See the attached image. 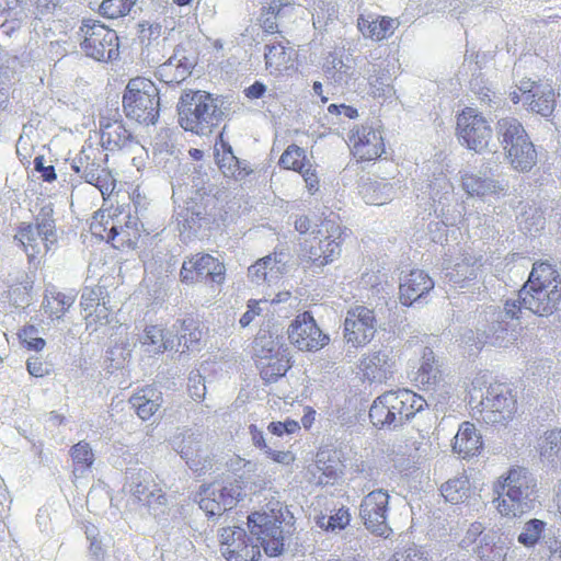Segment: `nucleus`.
<instances>
[{"label":"nucleus","mask_w":561,"mask_h":561,"mask_svg":"<svg viewBox=\"0 0 561 561\" xmlns=\"http://www.w3.org/2000/svg\"><path fill=\"white\" fill-rule=\"evenodd\" d=\"M91 233L118 251L135 250L145 229L139 217L131 213L129 205L102 207L94 213Z\"/></svg>","instance_id":"obj_1"},{"label":"nucleus","mask_w":561,"mask_h":561,"mask_svg":"<svg viewBox=\"0 0 561 561\" xmlns=\"http://www.w3.org/2000/svg\"><path fill=\"white\" fill-rule=\"evenodd\" d=\"M497 494L493 503L504 517H520L535 507L537 482L526 468L512 467L493 484Z\"/></svg>","instance_id":"obj_2"},{"label":"nucleus","mask_w":561,"mask_h":561,"mask_svg":"<svg viewBox=\"0 0 561 561\" xmlns=\"http://www.w3.org/2000/svg\"><path fill=\"white\" fill-rule=\"evenodd\" d=\"M426 407L427 402L421 394L400 388L378 396L369 408L368 416L376 428L390 430L407 424Z\"/></svg>","instance_id":"obj_3"},{"label":"nucleus","mask_w":561,"mask_h":561,"mask_svg":"<svg viewBox=\"0 0 561 561\" xmlns=\"http://www.w3.org/2000/svg\"><path fill=\"white\" fill-rule=\"evenodd\" d=\"M123 112L125 116L142 125H154L160 115L159 89L148 78H131L123 93Z\"/></svg>","instance_id":"obj_4"},{"label":"nucleus","mask_w":561,"mask_h":561,"mask_svg":"<svg viewBox=\"0 0 561 561\" xmlns=\"http://www.w3.org/2000/svg\"><path fill=\"white\" fill-rule=\"evenodd\" d=\"M81 53L95 61L108 62L119 57L121 41L117 32L95 19H83L77 31Z\"/></svg>","instance_id":"obj_5"},{"label":"nucleus","mask_w":561,"mask_h":561,"mask_svg":"<svg viewBox=\"0 0 561 561\" xmlns=\"http://www.w3.org/2000/svg\"><path fill=\"white\" fill-rule=\"evenodd\" d=\"M218 106L209 92L186 90L178 103L179 123L187 131L203 135L215 125Z\"/></svg>","instance_id":"obj_6"},{"label":"nucleus","mask_w":561,"mask_h":561,"mask_svg":"<svg viewBox=\"0 0 561 561\" xmlns=\"http://www.w3.org/2000/svg\"><path fill=\"white\" fill-rule=\"evenodd\" d=\"M497 130L511 165L517 171H529L537 162V152L522 123L503 117L497 122Z\"/></svg>","instance_id":"obj_7"},{"label":"nucleus","mask_w":561,"mask_h":561,"mask_svg":"<svg viewBox=\"0 0 561 561\" xmlns=\"http://www.w3.org/2000/svg\"><path fill=\"white\" fill-rule=\"evenodd\" d=\"M179 277L185 285L204 284L209 288H218L226 282L227 268L218 257L197 252L184 259Z\"/></svg>","instance_id":"obj_8"},{"label":"nucleus","mask_w":561,"mask_h":561,"mask_svg":"<svg viewBox=\"0 0 561 561\" xmlns=\"http://www.w3.org/2000/svg\"><path fill=\"white\" fill-rule=\"evenodd\" d=\"M106 161V156L102 157L100 149L89 146L80 151L71 164L76 173L80 174L87 183L100 191L104 201L116 188V179L113 172L104 165Z\"/></svg>","instance_id":"obj_9"},{"label":"nucleus","mask_w":561,"mask_h":561,"mask_svg":"<svg viewBox=\"0 0 561 561\" xmlns=\"http://www.w3.org/2000/svg\"><path fill=\"white\" fill-rule=\"evenodd\" d=\"M456 136L467 149L482 152L493 137V128L481 112L468 106L457 115Z\"/></svg>","instance_id":"obj_10"},{"label":"nucleus","mask_w":561,"mask_h":561,"mask_svg":"<svg viewBox=\"0 0 561 561\" xmlns=\"http://www.w3.org/2000/svg\"><path fill=\"white\" fill-rule=\"evenodd\" d=\"M558 95L551 84L525 78L510 92V100L514 104L523 102L527 111L549 117L556 108Z\"/></svg>","instance_id":"obj_11"},{"label":"nucleus","mask_w":561,"mask_h":561,"mask_svg":"<svg viewBox=\"0 0 561 561\" xmlns=\"http://www.w3.org/2000/svg\"><path fill=\"white\" fill-rule=\"evenodd\" d=\"M253 348L255 365L266 383L276 382L291 366L286 350L271 337L255 339Z\"/></svg>","instance_id":"obj_12"},{"label":"nucleus","mask_w":561,"mask_h":561,"mask_svg":"<svg viewBox=\"0 0 561 561\" xmlns=\"http://www.w3.org/2000/svg\"><path fill=\"white\" fill-rule=\"evenodd\" d=\"M347 146L357 163L374 162L386 152L381 129L369 124L353 126L347 134Z\"/></svg>","instance_id":"obj_13"},{"label":"nucleus","mask_w":561,"mask_h":561,"mask_svg":"<svg viewBox=\"0 0 561 561\" xmlns=\"http://www.w3.org/2000/svg\"><path fill=\"white\" fill-rule=\"evenodd\" d=\"M343 233L344 230L337 221H321L314 237L318 243L310 247L308 255L304 259L306 266L321 267L331 263L340 254Z\"/></svg>","instance_id":"obj_14"},{"label":"nucleus","mask_w":561,"mask_h":561,"mask_svg":"<svg viewBox=\"0 0 561 561\" xmlns=\"http://www.w3.org/2000/svg\"><path fill=\"white\" fill-rule=\"evenodd\" d=\"M389 500V493L378 489L365 495L359 506V516L366 529L385 539L390 538L393 534L387 522Z\"/></svg>","instance_id":"obj_15"},{"label":"nucleus","mask_w":561,"mask_h":561,"mask_svg":"<svg viewBox=\"0 0 561 561\" xmlns=\"http://www.w3.org/2000/svg\"><path fill=\"white\" fill-rule=\"evenodd\" d=\"M219 548L227 561H260L261 550L245 529L239 526L222 527L218 533Z\"/></svg>","instance_id":"obj_16"},{"label":"nucleus","mask_w":561,"mask_h":561,"mask_svg":"<svg viewBox=\"0 0 561 561\" xmlns=\"http://www.w3.org/2000/svg\"><path fill=\"white\" fill-rule=\"evenodd\" d=\"M485 423L506 426L517 413V400L505 385L492 386L481 402Z\"/></svg>","instance_id":"obj_17"},{"label":"nucleus","mask_w":561,"mask_h":561,"mask_svg":"<svg viewBox=\"0 0 561 561\" xmlns=\"http://www.w3.org/2000/svg\"><path fill=\"white\" fill-rule=\"evenodd\" d=\"M287 335L290 344L301 352H317L328 345L330 341L309 311H304L295 317L287 329Z\"/></svg>","instance_id":"obj_18"},{"label":"nucleus","mask_w":561,"mask_h":561,"mask_svg":"<svg viewBox=\"0 0 561 561\" xmlns=\"http://www.w3.org/2000/svg\"><path fill=\"white\" fill-rule=\"evenodd\" d=\"M251 533L256 536L265 553L277 557L284 550L282 520L265 512H254L248 517Z\"/></svg>","instance_id":"obj_19"},{"label":"nucleus","mask_w":561,"mask_h":561,"mask_svg":"<svg viewBox=\"0 0 561 561\" xmlns=\"http://www.w3.org/2000/svg\"><path fill=\"white\" fill-rule=\"evenodd\" d=\"M240 495L238 484L214 482L202 488L198 504L207 516H221L237 505Z\"/></svg>","instance_id":"obj_20"},{"label":"nucleus","mask_w":561,"mask_h":561,"mask_svg":"<svg viewBox=\"0 0 561 561\" xmlns=\"http://www.w3.org/2000/svg\"><path fill=\"white\" fill-rule=\"evenodd\" d=\"M376 317L374 310L356 306L347 311L344 321V339L353 347H363L374 337Z\"/></svg>","instance_id":"obj_21"},{"label":"nucleus","mask_w":561,"mask_h":561,"mask_svg":"<svg viewBox=\"0 0 561 561\" xmlns=\"http://www.w3.org/2000/svg\"><path fill=\"white\" fill-rule=\"evenodd\" d=\"M393 363L382 351L364 354L357 364V378L364 385H382L392 377Z\"/></svg>","instance_id":"obj_22"},{"label":"nucleus","mask_w":561,"mask_h":561,"mask_svg":"<svg viewBox=\"0 0 561 561\" xmlns=\"http://www.w3.org/2000/svg\"><path fill=\"white\" fill-rule=\"evenodd\" d=\"M196 59L183 46H178L173 55L157 68V78L168 84L174 85L185 81L192 73Z\"/></svg>","instance_id":"obj_23"},{"label":"nucleus","mask_w":561,"mask_h":561,"mask_svg":"<svg viewBox=\"0 0 561 561\" xmlns=\"http://www.w3.org/2000/svg\"><path fill=\"white\" fill-rule=\"evenodd\" d=\"M288 41L265 45L264 62L266 71L273 77H282L296 70L297 53L287 46Z\"/></svg>","instance_id":"obj_24"},{"label":"nucleus","mask_w":561,"mask_h":561,"mask_svg":"<svg viewBox=\"0 0 561 561\" xmlns=\"http://www.w3.org/2000/svg\"><path fill=\"white\" fill-rule=\"evenodd\" d=\"M519 297L525 309L538 316H549L557 309L561 299V289L528 287V284H525L519 290Z\"/></svg>","instance_id":"obj_25"},{"label":"nucleus","mask_w":561,"mask_h":561,"mask_svg":"<svg viewBox=\"0 0 561 561\" xmlns=\"http://www.w3.org/2000/svg\"><path fill=\"white\" fill-rule=\"evenodd\" d=\"M434 288V280L422 270H412L405 274L399 285V300L410 307Z\"/></svg>","instance_id":"obj_26"},{"label":"nucleus","mask_w":561,"mask_h":561,"mask_svg":"<svg viewBox=\"0 0 561 561\" xmlns=\"http://www.w3.org/2000/svg\"><path fill=\"white\" fill-rule=\"evenodd\" d=\"M100 142L108 151L122 150L134 142V136L122 119L104 118L100 122Z\"/></svg>","instance_id":"obj_27"},{"label":"nucleus","mask_w":561,"mask_h":561,"mask_svg":"<svg viewBox=\"0 0 561 561\" xmlns=\"http://www.w3.org/2000/svg\"><path fill=\"white\" fill-rule=\"evenodd\" d=\"M398 26V20L386 15L360 14L357 19V28L360 34L374 42L389 38Z\"/></svg>","instance_id":"obj_28"},{"label":"nucleus","mask_w":561,"mask_h":561,"mask_svg":"<svg viewBox=\"0 0 561 561\" xmlns=\"http://www.w3.org/2000/svg\"><path fill=\"white\" fill-rule=\"evenodd\" d=\"M444 381L443 373L432 350L425 348L414 382L423 391H435Z\"/></svg>","instance_id":"obj_29"},{"label":"nucleus","mask_w":561,"mask_h":561,"mask_svg":"<svg viewBox=\"0 0 561 561\" xmlns=\"http://www.w3.org/2000/svg\"><path fill=\"white\" fill-rule=\"evenodd\" d=\"M44 226L37 224L22 222L18 227L15 239L21 243L23 250L27 254L30 263H33L41 253V245L48 240V231L43 230ZM53 234V231H49Z\"/></svg>","instance_id":"obj_30"},{"label":"nucleus","mask_w":561,"mask_h":561,"mask_svg":"<svg viewBox=\"0 0 561 561\" xmlns=\"http://www.w3.org/2000/svg\"><path fill=\"white\" fill-rule=\"evenodd\" d=\"M136 414L144 421L151 419L163 403L162 392L154 386L139 389L129 399Z\"/></svg>","instance_id":"obj_31"},{"label":"nucleus","mask_w":561,"mask_h":561,"mask_svg":"<svg viewBox=\"0 0 561 561\" xmlns=\"http://www.w3.org/2000/svg\"><path fill=\"white\" fill-rule=\"evenodd\" d=\"M204 334L205 325L197 317L190 314L183 318L176 328L178 350L185 352L198 348Z\"/></svg>","instance_id":"obj_32"},{"label":"nucleus","mask_w":561,"mask_h":561,"mask_svg":"<svg viewBox=\"0 0 561 561\" xmlns=\"http://www.w3.org/2000/svg\"><path fill=\"white\" fill-rule=\"evenodd\" d=\"M482 438L473 423L463 422L454 438L453 449L466 459L479 454L482 448Z\"/></svg>","instance_id":"obj_33"},{"label":"nucleus","mask_w":561,"mask_h":561,"mask_svg":"<svg viewBox=\"0 0 561 561\" xmlns=\"http://www.w3.org/2000/svg\"><path fill=\"white\" fill-rule=\"evenodd\" d=\"M138 342L146 351L153 355H161L172 350V341L163 324H148L138 336Z\"/></svg>","instance_id":"obj_34"},{"label":"nucleus","mask_w":561,"mask_h":561,"mask_svg":"<svg viewBox=\"0 0 561 561\" xmlns=\"http://www.w3.org/2000/svg\"><path fill=\"white\" fill-rule=\"evenodd\" d=\"M461 186L469 196H500L506 192V185L492 180L482 179L473 173L461 175Z\"/></svg>","instance_id":"obj_35"},{"label":"nucleus","mask_w":561,"mask_h":561,"mask_svg":"<svg viewBox=\"0 0 561 561\" xmlns=\"http://www.w3.org/2000/svg\"><path fill=\"white\" fill-rule=\"evenodd\" d=\"M440 493L446 502L454 505L466 504L474 494L469 478L466 474L449 479L440 486Z\"/></svg>","instance_id":"obj_36"},{"label":"nucleus","mask_w":561,"mask_h":561,"mask_svg":"<svg viewBox=\"0 0 561 561\" xmlns=\"http://www.w3.org/2000/svg\"><path fill=\"white\" fill-rule=\"evenodd\" d=\"M536 448L541 461L561 465V427L546 431L538 438Z\"/></svg>","instance_id":"obj_37"},{"label":"nucleus","mask_w":561,"mask_h":561,"mask_svg":"<svg viewBox=\"0 0 561 561\" xmlns=\"http://www.w3.org/2000/svg\"><path fill=\"white\" fill-rule=\"evenodd\" d=\"M560 275L554 266L548 262H537L534 264L528 280V287H542L549 289H560Z\"/></svg>","instance_id":"obj_38"},{"label":"nucleus","mask_w":561,"mask_h":561,"mask_svg":"<svg viewBox=\"0 0 561 561\" xmlns=\"http://www.w3.org/2000/svg\"><path fill=\"white\" fill-rule=\"evenodd\" d=\"M75 302V297L60 291H49L43 300L44 313L51 320L61 319Z\"/></svg>","instance_id":"obj_39"},{"label":"nucleus","mask_w":561,"mask_h":561,"mask_svg":"<svg viewBox=\"0 0 561 561\" xmlns=\"http://www.w3.org/2000/svg\"><path fill=\"white\" fill-rule=\"evenodd\" d=\"M310 162L306 150L296 144L289 145L278 159L280 169L294 172H301Z\"/></svg>","instance_id":"obj_40"},{"label":"nucleus","mask_w":561,"mask_h":561,"mask_svg":"<svg viewBox=\"0 0 561 561\" xmlns=\"http://www.w3.org/2000/svg\"><path fill=\"white\" fill-rule=\"evenodd\" d=\"M279 263L280 261L277 259L276 252L271 253L252 264L248 270V275L252 282L257 284L266 282L274 271L276 273L279 272Z\"/></svg>","instance_id":"obj_41"},{"label":"nucleus","mask_w":561,"mask_h":561,"mask_svg":"<svg viewBox=\"0 0 561 561\" xmlns=\"http://www.w3.org/2000/svg\"><path fill=\"white\" fill-rule=\"evenodd\" d=\"M215 158L219 169L226 176L237 178L232 167L238 164V160L233 156L230 145L224 140L221 135L215 145Z\"/></svg>","instance_id":"obj_42"},{"label":"nucleus","mask_w":561,"mask_h":561,"mask_svg":"<svg viewBox=\"0 0 561 561\" xmlns=\"http://www.w3.org/2000/svg\"><path fill=\"white\" fill-rule=\"evenodd\" d=\"M316 467L321 472L318 477L320 484H329L339 477V461L332 459L330 450H320L317 454Z\"/></svg>","instance_id":"obj_43"},{"label":"nucleus","mask_w":561,"mask_h":561,"mask_svg":"<svg viewBox=\"0 0 561 561\" xmlns=\"http://www.w3.org/2000/svg\"><path fill=\"white\" fill-rule=\"evenodd\" d=\"M351 523V513L347 507H340L330 517L321 515L317 518V525L325 531L345 529Z\"/></svg>","instance_id":"obj_44"},{"label":"nucleus","mask_w":561,"mask_h":561,"mask_svg":"<svg viewBox=\"0 0 561 561\" xmlns=\"http://www.w3.org/2000/svg\"><path fill=\"white\" fill-rule=\"evenodd\" d=\"M70 457L72 459L75 471H85L90 469L94 462L92 448L90 447V444L84 440L75 444L70 448Z\"/></svg>","instance_id":"obj_45"},{"label":"nucleus","mask_w":561,"mask_h":561,"mask_svg":"<svg viewBox=\"0 0 561 561\" xmlns=\"http://www.w3.org/2000/svg\"><path fill=\"white\" fill-rule=\"evenodd\" d=\"M134 495L139 502H142L149 507L156 504L164 505L167 502L165 494L157 486L156 483H152L151 485L138 483L134 489Z\"/></svg>","instance_id":"obj_46"},{"label":"nucleus","mask_w":561,"mask_h":561,"mask_svg":"<svg viewBox=\"0 0 561 561\" xmlns=\"http://www.w3.org/2000/svg\"><path fill=\"white\" fill-rule=\"evenodd\" d=\"M137 0H103L99 7V13L106 19L126 16Z\"/></svg>","instance_id":"obj_47"},{"label":"nucleus","mask_w":561,"mask_h":561,"mask_svg":"<svg viewBox=\"0 0 561 561\" xmlns=\"http://www.w3.org/2000/svg\"><path fill=\"white\" fill-rule=\"evenodd\" d=\"M545 528V522L537 518H533L525 523L522 533L518 535L517 540L519 543L527 548L535 547L541 539Z\"/></svg>","instance_id":"obj_48"},{"label":"nucleus","mask_w":561,"mask_h":561,"mask_svg":"<svg viewBox=\"0 0 561 561\" xmlns=\"http://www.w3.org/2000/svg\"><path fill=\"white\" fill-rule=\"evenodd\" d=\"M169 27L167 18L162 21H142L138 24V36L141 42L150 44L153 41L159 39Z\"/></svg>","instance_id":"obj_49"},{"label":"nucleus","mask_w":561,"mask_h":561,"mask_svg":"<svg viewBox=\"0 0 561 561\" xmlns=\"http://www.w3.org/2000/svg\"><path fill=\"white\" fill-rule=\"evenodd\" d=\"M20 343L28 351L41 352L46 346V341L38 336V329L34 324H25L18 332Z\"/></svg>","instance_id":"obj_50"},{"label":"nucleus","mask_w":561,"mask_h":561,"mask_svg":"<svg viewBox=\"0 0 561 561\" xmlns=\"http://www.w3.org/2000/svg\"><path fill=\"white\" fill-rule=\"evenodd\" d=\"M112 310L106 301L92 310V312L84 316L87 328L96 331L99 328L104 327L111 322Z\"/></svg>","instance_id":"obj_51"},{"label":"nucleus","mask_w":561,"mask_h":561,"mask_svg":"<svg viewBox=\"0 0 561 561\" xmlns=\"http://www.w3.org/2000/svg\"><path fill=\"white\" fill-rule=\"evenodd\" d=\"M102 301H105L104 291L102 287L87 288L80 300L81 308L87 313L92 312L93 309L98 308Z\"/></svg>","instance_id":"obj_52"},{"label":"nucleus","mask_w":561,"mask_h":561,"mask_svg":"<svg viewBox=\"0 0 561 561\" xmlns=\"http://www.w3.org/2000/svg\"><path fill=\"white\" fill-rule=\"evenodd\" d=\"M388 561H430L425 551L413 545L396 551Z\"/></svg>","instance_id":"obj_53"},{"label":"nucleus","mask_w":561,"mask_h":561,"mask_svg":"<svg viewBox=\"0 0 561 561\" xmlns=\"http://www.w3.org/2000/svg\"><path fill=\"white\" fill-rule=\"evenodd\" d=\"M262 305H267V298L250 299L247 304V311L240 318L241 327H248L256 317L261 316L264 311Z\"/></svg>","instance_id":"obj_54"},{"label":"nucleus","mask_w":561,"mask_h":561,"mask_svg":"<svg viewBox=\"0 0 561 561\" xmlns=\"http://www.w3.org/2000/svg\"><path fill=\"white\" fill-rule=\"evenodd\" d=\"M270 433L276 436H283L284 434H294L300 430V424L295 421L287 419L284 422H271L267 426Z\"/></svg>","instance_id":"obj_55"},{"label":"nucleus","mask_w":561,"mask_h":561,"mask_svg":"<svg viewBox=\"0 0 561 561\" xmlns=\"http://www.w3.org/2000/svg\"><path fill=\"white\" fill-rule=\"evenodd\" d=\"M298 173L302 176V179L306 183V187L310 194H314L316 192L319 191L320 180H319L316 167L312 162L307 164L301 170V172H298Z\"/></svg>","instance_id":"obj_56"},{"label":"nucleus","mask_w":561,"mask_h":561,"mask_svg":"<svg viewBox=\"0 0 561 561\" xmlns=\"http://www.w3.org/2000/svg\"><path fill=\"white\" fill-rule=\"evenodd\" d=\"M26 369L28 374L36 378L47 376L50 371L49 365L39 356H32L26 362Z\"/></svg>","instance_id":"obj_57"},{"label":"nucleus","mask_w":561,"mask_h":561,"mask_svg":"<svg viewBox=\"0 0 561 561\" xmlns=\"http://www.w3.org/2000/svg\"><path fill=\"white\" fill-rule=\"evenodd\" d=\"M265 455L272 461L283 466H290L296 460L295 454L290 450H273L271 448H266Z\"/></svg>","instance_id":"obj_58"},{"label":"nucleus","mask_w":561,"mask_h":561,"mask_svg":"<svg viewBox=\"0 0 561 561\" xmlns=\"http://www.w3.org/2000/svg\"><path fill=\"white\" fill-rule=\"evenodd\" d=\"M188 390L195 401H202L206 393V386L201 375H195L188 379Z\"/></svg>","instance_id":"obj_59"},{"label":"nucleus","mask_w":561,"mask_h":561,"mask_svg":"<svg viewBox=\"0 0 561 561\" xmlns=\"http://www.w3.org/2000/svg\"><path fill=\"white\" fill-rule=\"evenodd\" d=\"M44 160V156H37L34 159V168L37 172L42 174V179L45 182H53L57 179L55 168L53 165L45 167Z\"/></svg>","instance_id":"obj_60"},{"label":"nucleus","mask_w":561,"mask_h":561,"mask_svg":"<svg viewBox=\"0 0 561 561\" xmlns=\"http://www.w3.org/2000/svg\"><path fill=\"white\" fill-rule=\"evenodd\" d=\"M295 2L284 1V0H272L267 5L262 8L263 15H273L274 18L278 16L285 8L294 7Z\"/></svg>","instance_id":"obj_61"},{"label":"nucleus","mask_w":561,"mask_h":561,"mask_svg":"<svg viewBox=\"0 0 561 561\" xmlns=\"http://www.w3.org/2000/svg\"><path fill=\"white\" fill-rule=\"evenodd\" d=\"M508 551L510 547L504 543H494L490 548V554L485 556L483 553V558H485V561H506Z\"/></svg>","instance_id":"obj_62"},{"label":"nucleus","mask_w":561,"mask_h":561,"mask_svg":"<svg viewBox=\"0 0 561 561\" xmlns=\"http://www.w3.org/2000/svg\"><path fill=\"white\" fill-rule=\"evenodd\" d=\"M523 308L524 302L519 296L516 300H507L504 306L505 314L511 319H517Z\"/></svg>","instance_id":"obj_63"},{"label":"nucleus","mask_w":561,"mask_h":561,"mask_svg":"<svg viewBox=\"0 0 561 561\" xmlns=\"http://www.w3.org/2000/svg\"><path fill=\"white\" fill-rule=\"evenodd\" d=\"M59 0H35V8L38 14L51 13L58 5Z\"/></svg>","instance_id":"obj_64"}]
</instances>
